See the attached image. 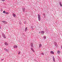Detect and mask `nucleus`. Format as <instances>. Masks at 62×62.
Here are the masks:
<instances>
[{"instance_id":"obj_1","label":"nucleus","mask_w":62,"mask_h":62,"mask_svg":"<svg viewBox=\"0 0 62 62\" xmlns=\"http://www.w3.org/2000/svg\"><path fill=\"white\" fill-rule=\"evenodd\" d=\"M38 16L39 20L40 21V16L39 15H38Z\"/></svg>"},{"instance_id":"obj_2","label":"nucleus","mask_w":62,"mask_h":62,"mask_svg":"<svg viewBox=\"0 0 62 62\" xmlns=\"http://www.w3.org/2000/svg\"><path fill=\"white\" fill-rule=\"evenodd\" d=\"M2 36L5 39H6V36H5V34H3L2 35Z\"/></svg>"},{"instance_id":"obj_3","label":"nucleus","mask_w":62,"mask_h":62,"mask_svg":"<svg viewBox=\"0 0 62 62\" xmlns=\"http://www.w3.org/2000/svg\"><path fill=\"white\" fill-rule=\"evenodd\" d=\"M57 53L58 54H60V51H58L57 52Z\"/></svg>"},{"instance_id":"obj_4","label":"nucleus","mask_w":62,"mask_h":62,"mask_svg":"<svg viewBox=\"0 0 62 62\" xmlns=\"http://www.w3.org/2000/svg\"><path fill=\"white\" fill-rule=\"evenodd\" d=\"M50 53L51 54H54V52H53V51H51Z\"/></svg>"},{"instance_id":"obj_5","label":"nucleus","mask_w":62,"mask_h":62,"mask_svg":"<svg viewBox=\"0 0 62 62\" xmlns=\"http://www.w3.org/2000/svg\"><path fill=\"white\" fill-rule=\"evenodd\" d=\"M60 4L61 6V7H62V4H61V2H60Z\"/></svg>"},{"instance_id":"obj_6","label":"nucleus","mask_w":62,"mask_h":62,"mask_svg":"<svg viewBox=\"0 0 62 62\" xmlns=\"http://www.w3.org/2000/svg\"><path fill=\"white\" fill-rule=\"evenodd\" d=\"M31 50H32V51H33V52H35V51H34V49H33V48H31Z\"/></svg>"},{"instance_id":"obj_7","label":"nucleus","mask_w":62,"mask_h":62,"mask_svg":"<svg viewBox=\"0 0 62 62\" xmlns=\"http://www.w3.org/2000/svg\"><path fill=\"white\" fill-rule=\"evenodd\" d=\"M13 16L14 17H16V15H15V14H13Z\"/></svg>"},{"instance_id":"obj_8","label":"nucleus","mask_w":62,"mask_h":62,"mask_svg":"<svg viewBox=\"0 0 62 62\" xmlns=\"http://www.w3.org/2000/svg\"><path fill=\"white\" fill-rule=\"evenodd\" d=\"M2 23H6L7 22L6 21H2Z\"/></svg>"},{"instance_id":"obj_9","label":"nucleus","mask_w":62,"mask_h":62,"mask_svg":"<svg viewBox=\"0 0 62 62\" xmlns=\"http://www.w3.org/2000/svg\"><path fill=\"white\" fill-rule=\"evenodd\" d=\"M41 33H44V31H41Z\"/></svg>"},{"instance_id":"obj_10","label":"nucleus","mask_w":62,"mask_h":62,"mask_svg":"<svg viewBox=\"0 0 62 62\" xmlns=\"http://www.w3.org/2000/svg\"><path fill=\"white\" fill-rule=\"evenodd\" d=\"M5 44L6 45H8V43H7V42H5Z\"/></svg>"},{"instance_id":"obj_11","label":"nucleus","mask_w":62,"mask_h":62,"mask_svg":"<svg viewBox=\"0 0 62 62\" xmlns=\"http://www.w3.org/2000/svg\"><path fill=\"white\" fill-rule=\"evenodd\" d=\"M14 48H17V46L15 45L14 46Z\"/></svg>"},{"instance_id":"obj_12","label":"nucleus","mask_w":62,"mask_h":62,"mask_svg":"<svg viewBox=\"0 0 62 62\" xmlns=\"http://www.w3.org/2000/svg\"><path fill=\"white\" fill-rule=\"evenodd\" d=\"M53 60L54 61H55V59H54V57H53Z\"/></svg>"},{"instance_id":"obj_13","label":"nucleus","mask_w":62,"mask_h":62,"mask_svg":"<svg viewBox=\"0 0 62 62\" xmlns=\"http://www.w3.org/2000/svg\"><path fill=\"white\" fill-rule=\"evenodd\" d=\"M27 27H26L25 28V31H26V30H27Z\"/></svg>"},{"instance_id":"obj_14","label":"nucleus","mask_w":62,"mask_h":62,"mask_svg":"<svg viewBox=\"0 0 62 62\" xmlns=\"http://www.w3.org/2000/svg\"><path fill=\"white\" fill-rule=\"evenodd\" d=\"M41 47V45L40 44L39 45V47Z\"/></svg>"},{"instance_id":"obj_15","label":"nucleus","mask_w":62,"mask_h":62,"mask_svg":"<svg viewBox=\"0 0 62 62\" xmlns=\"http://www.w3.org/2000/svg\"><path fill=\"white\" fill-rule=\"evenodd\" d=\"M3 13H6V11H3Z\"/></svg>"},{"instance_id":"obj_16","label":"nucleus","mask_w":62,"mask_h":62,"mask_svg":"<svg viewBox=\"0 0 62 62\" xmlns=\"http://www.w3.org/2000/svg\"><path fill=\"white\" fill-rule=\"evenodd\" d=\"M31 47H33V44L32 43L31 45Z\"/></svg>"},{"instance_id":"obj_17","label":"nucleus","mask_w":62,"mask_h":62,"mask_svg":"<svg viewBox=\"0 0 62 62\" xmlns=\"http://www.w3.org/2000/svg\"><path fill=\"white\" fill-rule=\"evenodd\" d=\"M23 9V11H24V10H25V8H24V9Z\"/></svg>"},{"instance_id":"obj_18","label":"nucleus","mask_w":62,"mask_h":62,"mask_svg":"<svg viewBox=\"0 0 62 62\" xmlns=\"http://www.w3.org/2000/svg\"><path fill=\"white\" fill-rule=\"evenodd\" d=\"M6 14H9L8 13V12H6L5 13Z\"/></svg>"},{"instance_id":"obj_19","label":"nucleus","mask_w":62,"mask_h":62,"mask_svg":"<svg viewBox=\"0 0 62 62\" xmlns=\"http://www.w3.org/2000/svg\"><path fill=\"white\" fill-rule=\"evenodd\" d=\"M6 51H7V52H8V49H5Z\"/></svg>"},{"instance_id":"obj_20","label":"nucleus","mask_w":62,"mask_h":62,"mask_svg":"<svg viewBox=\"0 0 62 62\" xmlns=\"http://www.w3.org/2000/svg\"><path fill=\"white\" fill-rule=\"evenodd\" d=\"M42 54L43 55V54H44V53H42Z\"/></svg>"},{"instance_id":"obj_21","label":"nucleus","mask_w":62,"mask_h":62,"mask_svg":"<svg viewBox=\"0 0 62 62\" xmlns=\"http://www.w3.org/2000/svg\"><path fill=\"white\" fill-rule=\"evenodd\" d=\"M2 0V1H5V0Z\"/></svg>"},{"instance_id":"obj_22","label":"nucleus","mask_w":62,"mask_h":62,"mask_svg":"<svg viewBox=\"0 0 62 62\" xmlns=\"http://www.w3.org/2000/svg\"><path fill=\"white\" fill-rule=\"evenodd\" d=\"M1 60H3V59H2Z\"/></svg>"},{"instance_id":"obj_23","label":"nucleus","mask_w":62,"mask_h":62,"mask_svg":"<svg viewBox=\"0 0 62 62\" xmlns=\"http://www.w3.org/2000/svg\"><path fill=\"white\" fill-rule=\"evenodd\" d=\"M39 33H40V32H39Z\"/></svg>"}]
</instances>
